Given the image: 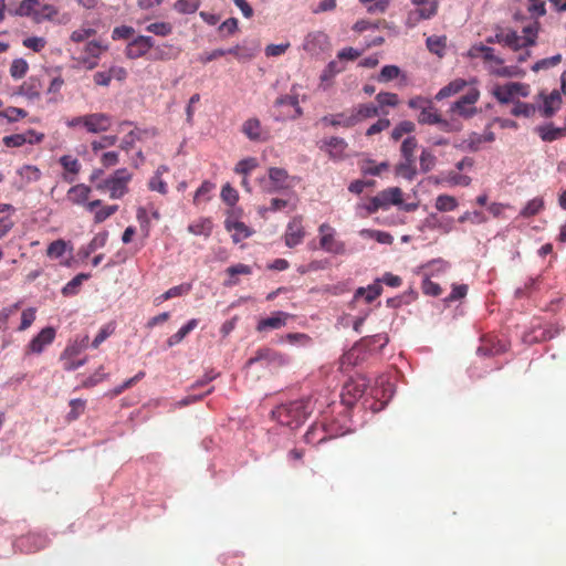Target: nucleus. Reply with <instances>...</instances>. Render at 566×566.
Wrapping results in <instances>:
<instances>
[{
    "instance_id": "nucleus-60",
    "label": "nucleus",
    "mask_w": 566,
    "mask_h": 566,
    "mask_svg": "<svg viewBox=\"0 0 566 566\" xmlns=\"http://www.w3.org/2000/svg\"><path fill=\"white\" fill-rule=\"evenodd\" d=\"M118 138L116 135H106L103 136L99 140H94L91 146L93 151H98L101 149L114 146L117 143Z\"/></svg>"
},
{
    "instance_id": "nucleus-47",
    "label": "nucleus",
    "mask_w": 566,
    "mask_h": 566,
    "mask_svg": "<svg viewBox=\"0 0 566 566\" xmlns=\"http://www.w3.org/2000/svg\"><path fill=\"white\" fill-rule=\"evenodd\" d=\"M174 46L169 43H164L155 48L154 55L151 59L154 61H168L177 56V54H172L171 51Z\"/></svg>"
},
{
    "instance_id": "nucleus-1",
    "label": "nucleus",
    "mask_w": 566,
    "mask_h": 566,
    "mask_svg": "<svg viewBox=\"0 0 566 566\" xmlns=\"http://www.w3.org/2000/svg\"><path fill=\"white\" fill-rule=\"evenodd\" d=\"M312 402L310 398H302L279 406L273 410V417L282 426L297 428L312 413Z\"/></svg>"
},
{
    "instance_id": "nucleus-7",
    "label": "nucleus",
    "mask_w": 566,
    "mask_h": 566,
    "mask_svg": "<svg viewBox=\"0 0 566 566\" xmlns=\"http://www.w3.org/2000/svg\"><path fill=\"white\" fill-rule=\"evenodd\" d=\"M155 48V40L150 35H137L125 48V56L128 60H137L147 55Z\"/></svg>"
},
{
    "instance_id": "nucleus-42",
    "label": "nucleus",
    "mask_w": 566,
    "mask_h": 566,
    "mask_svg": "<svg viewBox=\"0 0 566 566\" xmlns=\"http://www.w3.org/2000/svg\"><path fill=\"white\" fill-rule=\"evenodd\" d=\"M259 166L258 159L254 157H248L241 159L234 167V172L242 176H249L252 170Z\"/></svg>"
},
{
    "instance_id": "nucleus-20",
    "label": "nucleus",
    "mask_w": 566,
    "mask_h": 566,
    "mask_svg": "<svg viewBox=\"0 0 566 566\" xmlns=\"http://www.w3.org/2000/svg\"><path fill=\"white\" fill-rule=\"evenodd\" d=\"M376 196L379 199L381 209H387L391 205L398 206L402 203V191L399 187L387 188Z\"/></svg>"
},
{
    "instance_id": "nucleus-8",
    "label": "nucleus",
    "mask_w": 566,
    "mask_h": 566,
    "mask_svg": "<svg viewBox=\"0 0 566 566\" xmlns=\"http://www.w3.org/2000/svg\"><path fill=\"white\" fill-rule=\"evenodd\" d=\"M133 176L126 168L117 169L109 177V198L120 199L128 192V184Z\"/></svg>"
},
{
    "instance_id": "nucleus-31",
    "label": "nucleus",
    "mask_w": 566,
    "mask_h": 566,
    "mask_svg": "<svg viewBox=\"0 0 566 566\" xmlns=\"http://www.w3.org/2000/svg\"><path fill=\"white\" fill-rule=\"evenodd\" d=\"M417 120L422 125H436L440 122V114L432 102L419 113Z\"/></svg>"
},
{
    "instance_id": "nucleus-22",
    "label": "nucleus",
    "mask_w": 566,
    "mask_h": 566,
    "mask_svg": "<svg viewBox=\"0 0 566 566\" xmlns=\"http://www.w3.org/2000/svg\"><path fill=\"white\" fill-rule=\"evenodd\" d=\"M349 111L353 116V119L355 120V126L358 123H360L367 118L378 116V114H379V107L371 103L358 104L356 107H354Z\"/></svg>"
},
{
    "instance_id": "nucleus-52",
    "label": "nucleus",
    "mask_w": 566,
    "mask_h": 566,
    "mask_svg": "<svg viewBox=\"0 0 566 566\" xmlns=\"http://www.w3.org/2000/svg\"><path fill=\"white\" fill-rule=\"evenodd\" d=\"M560 61H562L560 54H556L551 57H545V59H542V60L537 61L536 63H534V65L532 66V70L534 72H538L541 70H548L551 67L558 65L560 63Z\"/></svg>"
},
{
    "instance_id": "nucleus-2",
    "label": "nucleus",
    "mask_w": 566,
    "mask_h": 566,
    "mask_svg": "<svg viewBox=\"0 0 566 566\" xmlns=\"http://www.w3.org/2000/svg\"><path fill=\"white\" fill-rule=\"evenodd\" d=\"M297 178L290 176L286 169L281 167H270L268 177L259 179V184L263 192L273 195L294 187Z\"/></svg>"
},
{
    "instance_id": "nucleus-46",
    "label": "nucleus",
    "mask_w": 566,
    "mask_h": 566,
    "mask_svg": "<svg viewBox=\"0 0 566 566\" xmlns=\"http://www.w3.org/2000/svg\"><path fill=\"white\" fill-rule=\"evenodd\" d=\"M57 9L52 4H43L38 8L35 13V21L54 20L57 15Z\"/></svg>"
},
{
    "instance_id": "nucleus-12",
    "label": "nucleus",
    "mask_w": 566,
    "mask_h": 566,
    "mask_svg": "<svg viewBox=\"0 0 566 566\" xmlns=\"http://www.w3.org/2000/svg\"><path fill=\"white\" fill-rule=\"evenodd\" d=\"M348 147L347 142L340 137H331L322 140L319 148L326 151L329 158L340 160L345 157V151Z\"/></svg>"
},
{
    "instance_id": "nucleus-45",
    "label": "nucleus",
    "mask_w": 566,
    "mask_h": 566,
    "mask_svg": "<svg viewBox=\"0 0 566 566\" xmlns=\"http://www.w3.org/2000/svg\"><path fill=\"white\" fill-rule=\"evenodd\" d=\"M418 147V140L415 136L407 137L400 147L402 158L416 159L415 151Z\"/></svg>"
},
{
    "instance_id": "nucleus-13",
    "label": "nucleus",
    "mask_w": 566,
    "mask_h": 566,
    "mask_svg": "<svg viewBox=\"0 0 566 566\" xmlns=\"http://www.w3.org/2000/svg\"><path fill=\"white\" fill-rule=\"evenodd\" d=\"M157 132L155 128H137L132 129L127 135L124 136L120 143V148L125 151H129L137 140H143L148 137L156 136Z\"/></svg>"
},
{
    "instance_id": "nucleus-25",
    "label": "nucleus",
    "mask_w": 566,
    "mask_h": 566,
    "mask_svg": "<svg viewBox=\"0 0 566 566\" xmlns=\"http://www.w3.org/2000/svg\"><path fill=\"white\" fill-rule=\"evenodd\" d=\"M395 170L397 176L409 181L413 180L417 175L416 159L402 158Z\"/></svg>"
},
{
    "instance_id": "nucleus-19",
    "label": "nucleus",
    "mask_w": 566,
    "mask_h": 566,
    "mask_svg": "<svg viewBox=\"0 0 566 566\" xmlns=\"http://www.w3.org/2000/svg\"><path fill=\"white\" fill-rule=\"evenodd\" d=\"M91 187L84 184H77L67 190L66 199L76 206H85L86 201L91 196Z\"/></svg>"
},
{
    "instance_id": "nucleus-9",
    "label": "nucleus",
    "mask_w": 566,
    "mask_h": 566,
    "mask_svg": "<svg viewBox=\"0 0 566 566\" xmlns=\"http://www.w3.org/2000/svg\"><path fill=\"white\" fill-rule=\"evenodd\" d=\"M305 237V230L303 227V219L300 216H295L286 226L284 233V241L289 248H294L301 244Z\"/></svg>"
},
{
    "instance_id": "nucleus-29",
    "label": "nucleus",
    "mask_w": 566,
    "mask_h": 566,
    "mask_svg": "<svg viewBox=\"0 0 566 566\" xmlns=\"http://www.w3.org/2000/svg\"><path fill=\"white\" fill-rule=\"evenodd\" d=\"M198 323L199 321L197 318L190 319L187 324L180 327L177 333L172 334L167 339V346L172 347L182 342V339L198 326Z\"/></svg>"
},
{
    "instance_id": "nucleus-34",
    "label": "nucleus",
    "mask_w": 566,
    "mask_h": 566,
    "mask_svg": "<svg viewBox=\"0 0 566 566\" xmlns=\"http://www.w3.org/2000/svg\"><path fill=\"white\" fill-rule=\"evenodd\" d=\"M536 112V106L534 104L524 103L521 101H515L513 107L510 111V114L515 117H532Z\"/></svg>"
},
{
    "instance_id": "nucleus-38",
    "label": "nucleus",
    "mask_w": 566,
    "mask_h": 566,
    "mask_svg": "<svg viewBox=\"0 0 566 566\" xmlns=\"http://www.w3.org/2000/svg\"><path fill=\"white\" fill-rule=\"evenodd\" d=\"M200 3V0H177L172 8L179 14H192L199 9Z\"/></svg>"
},
{
    "instance_id": "nucleus-48",
    "label": "nucleus",
    "mask_w": 566,
    "mask_h": 566,
    "mask_svg": "<svg viewBox=\"0 0 566 566\" xmlns=\"http://www.w3.org/2000/svg\"><path fill=\"white\" fill-rule=\"evenodd\" d=\"M71 410L66 416L67 421H74L84 413L86 408V401L83 399H72L70 401Z\"/></svg>"
},
{
    "instance_id": "nucleus-3",
    "label": "nucleus",
    "mask_w": 566,
    "mask_h": 566,
    "mask_svg": "<svg viewBox=\"0 0 566 566\" xmlns=\"http://www.w3.org/2000/svg\"><path fill=\"white\" fill-rule=\"evenodd\" d=\"M524 35H518L515 31H504L500 30L493 36H489L486 39V43H500L504 44L514 51H517L522 48L533 45L536 39V31L533 30L532 27H525L523 29Z\"/></svg>"
},
{
    "instance_id": "nucleus-41",
    "label": "nucleus",
    "mask_w": 566,
    "mask_h": 566,
    "mask_svg": "<svg viewBox=\"0 0 566 566\" xmlns=\"http://www.w3.org/2000/svg\"><path fill=\"white\" fill-rule=\"evenodd\" d=\"M227 229L229 231L234 230V233L232 234V240L235 243L251 235L250 229L241 221H235L232 224L227 223Z\"/></svg>"
},
{
    "instance_id": "nucleus-30",
    "label": "nucleus",
    "mask_w": 566,
    "mask_h": 566,
    "mask_svg": "<svg viewBox=\"0 0 566 566\" xmlns=\"http://www.w3.org/2000/svg\"><path fill=\"white\" fill-rule=\"evenodd\" d=\"M90 279V274L86 273H80L75 275L70 282H67L63 289H62V295L63 296H74L78 294L80 289L84 281Z\"/></svg>"
},
{
    "instance_id": "nucleus-5",
    "label": "nucleus",
    "mask_w": 566,
    "mask_h": 566,
    "mask_svg": "<svg viewBox=\"0 0 566 566\" xmlns=\"http://www.w3.org/2000/svg\"><path fill=\"white\" fill-rule=\"evenodd\" d=\"M415 10L410 11L407 17V25L415 27L421 20H428L434 17L438 12V0H411Z\"/></svg>"
},
{
    "instance_id": "nucleus-57",
    "label": "nucleus",
    "mask_w": 566,
    "mask_h": 566,
    "mask_svg": "<svg viewBox=\"0 0 566 566\" xmlns=\"http://www.w3.org/2000/svg\"><path fill=\"white\" fill-rule=\"evenodd\" d=\"M108 48L107 45H103L99 41H90L86 45H85V53L87 54V56H91V57H94V59H99L101 54L106 51Z\"/></svg>"
},
{
    "instance_id": "nucleus-55",
    "label": "nucleus",
    "mask_w": 566,
    "mask_h": 566,
    "mask_svg": "<svg viewBox=\"0 0 566 566\" xmlns=\"http://www.w3.org/2000/svg\"><path fill=\"white\" fill-rule=\"evenodd\" d=\"M117 210H118L117 205L101 207L94 213V222L95 223L104 222L106 219H108L111 216H113L115 212H117Z\"/></svg>"
},
{
    "instance_id": "nucleus-62",
    "label": "nucleus",
    "mask_w": 566,
    "mask_h": 566,
    "mask_svg": "<svg viewBox=\"0 0 566 566\" xmlns=\"http://www.w3.org/2000/svg\"><path fill=\"white\" fill-rule=\"evenodd\" d=\"M227 54H231L239 60H251L254 56V52L252 50L242 48L240 45H235L226 50V55Z\"/></svg>"
},
{
    "instance_id": "nucleus-37",
    "label": "nucleus",
    "mask_w": 566,
    "mask_h": 566,
    "mask_svg": "<svg viewBox=\"0 0 566 566\" xmlns=\"http://www.w3.org/2000/svg\"><path fill=\"white\" fill-rule=\"evenodd\" d=\"M39 7V0H22L15 10V14L20 17H32L35 21V13Z\"/></svg>"
},
{
    "instance_id": "nucleus-58",
    "label": "nucleus",
    "mask_w": 566,
    "mask_h": 566,
    "mask_svg": "<svg viewBox=\"0 0 566 566\" xmlns=\"http://www.w3.org/2000/svg\"><path fill=\"white\" fill-rule=\"evenodd\" d=\"M3 118H7L9 122H18L27 117L28 113L23 108L10 106L1 112Z\"/></svg>"
},
{
    "instance_id": "nucleus-10",
    "label": "nucleus",
    "mask_w": 566,
    "mask_h": 566,
    "mask_svg": "<svg viewBox=\"0 0 566 566\" xmlns=\"http://www.w3.org/2000/svg\"><path fill=\"white\" fill-rule=\"evenodd\" d=\"M242 133L252 142L264 143L271 138L269 129L264 128L255 117L242 124Z\"/></svg>"
},
{
    "instance_id": "nucleus-4",
    "label": "nucleus",
    "mask_w": 566,
    "mask_h": 566,
    "mask_svg": "<svg viewBox=\"0 0 566 566\" xmlns=\"http://www.w3.org/2000/svg\"><path fill=\"white\" fill-rule=\"evenodd\" d=\"M319 248L327 253L342 255L346 252L345 242L336 238V230L329 223L318 227Z\"/></svg>"
},
{
    "instance_id": "nucleus-49",
    "label": "nucleus",
    "mask_w": 566,
    "mask_h": 566,
    "mask_svg": "<svg viewBox=\"0 0 566 566\" xmlns=\"http://www.w3.org/2000/svg\"><path fill=\"white\" fill-rule=\"evenodd\" d=\"M420 169L422 172L427 174L433 169L437 163V157L428 149H423L420 155Z\"/></svg>"
},
{
    "instance_id": "nucleus-11",
    "label": "nucleus",
    "mask_w": 566,
    "mask_h": 566,
    "mask_svg": "<svg viewBox=\"0 0 566 566\" xmlns=\"http://www.w3.org/2000/svg\"><path fill=\"white\" fill-rule=\"evenodd\" d=\"M55 338V329L53 327L43 328L29 343L25 354H41L45 346L50 345Z\"/></svg>"
},
{
    "instance_id": "nucleus-40",
    "label": "nucleus",
    "mask_w": 566,
    "mask_h": 566,
    "mask_svg": "<svg viewBox=\"0 0 566 566\" xmlns=\"http://www.w3.org/2000/svg\"><path fill=\"white\" fill-rule=\"evenodd\" d=\"M213 189L214 185L211 181H203L195 192L193 203L199 206L202 202H207L210 199V193Z\"/></svg>"
},
{
    "instance_id": "nucleus-27",
    "label": "nucleus",
    "mask_w": 566,
    "mask_h": 566,
    "mask_svg": "<svg viewBox=\"0 0 566 566\" xmlns=\"http://www.w3.org/2000/svg\"><path fill=\"white\" fill-rule=\"evenodd\" d=\"M467 86V81L463 78H455L451 81L448 85L443 86L436 95V99L441 101L443 98L450 97L452 95L458 94Z\"/></svg>"
},
{
    "instance_id": "nucleus-39",
    "label": "nucleus",
    "mask_w": 566,
    "mask_h": 566,
    "mask_svg": "<svg viewBox=\"0 0 566 566\" xmlns=\"http://www.w3.org/2000/svg\"><path fill=\"white\" fill-rule=\"evenodd\" d=\"M436 209L442 212L453 211L458 207V201L453 196L439 195L436 199Z\"/></svg>"
},
{
    "instance_id": "nucleus-56",
    "label": "nucleus",
    "mask_w": 566,
    "mask_h": 566,
    "mask_svg": "<svg viewBox=\"0 0 566 566\" xmlns=\"http://www.w3.org/2000/svg\"><path fill=\"white\" fill-rule=\"evenodd\" d=\"M289 205V201L285 200V199H282V198H273L271 199L270 201V206L269 207H260L259 208V212L262 214V216H265V213L268 212H276V211H281L283 210L284 208H286Z\"/></svg>"
},
{
    "instance_id": "nucleus-23",
    "label": "nucleus",
    "mask_w": 566,
    "mask_h": 566,
    "mask_svg": "<svg viewBox=\"0 0 566 566\" xmlns=\"http://www.w3.org/2000/svg\"><path fill=\"white\" fill-rule=\"evenodd\" d=\"M17 172L20 177L19 188H23L27 185L35 182L41 178L40 169L33 165H24L19 168Z\"/></svg>"
},
{
    "instance_id": "nucleus-44",
    "label": "nucleus",
    "mask_w": 566,
    "mask_h": 566,
    "mask_svg": "<svg viewBox=\"0 0 566 566\" xmlns=\"http://www.w3.org/2000/svg\"><path fill=\"white\" fill-rule=\"evenodd\" d=\"M67 245V242L62 239L55 240L49 244L46 255L50 259H59L65 253Z\"/></svg>"
},
{
    "instance_id": "nucleus-24",
    "label": "nucleus",
    "mask_w": 566,
    "mask_h": 566,
    "mask_svg": "<svg viewBox=\"0 0 566 566\" xmlns=\"http://www.w3.org/2000/svg\"><path fill=\"white\" fill-rule=\"evenodd\" d=\"M537 133L544 142H554L566 136V125L564 127H555L552 124H547L539 126Z\"/></svg>"
},
{
    "instance_id": "nucleus-32",
    "label": "nucleus",
    "mask_w": 566,
    "mask_h": 566,
    "mask_svg": "<svg viewBox=\"0 0 566 566\" xmlns=\"http://www.w3.org/2000/svg\"><path fill=\"white\" fill-rule=\"evenodd\" d=\"M145 30L157 36L166 38L172 33L174 27L170 22L156 21L147 24Z\"/></svg>"
},
{
    "instance_id": "nucleus-54",
    "label": "nucleus",
    "mask_w": 566,
    "mask_h": 566,
    "mask_svg": "<svg viewBox=\"0 0 566 566\" xmlns=\"http://www.w3.org/2000/svg\"><path fill=\"white\" fill-rule=\"evenodd\" d=\"M364 4L367 6V11L369 13H384L389 4L390 0H359Z\"/></svg>"
},
{
    "instance_id": "nucleus-33",
    "label": "nucleus",
    "mask_w": 566,
    "mask_h": 566,
    "mask_svg": "<svg viewBox=\"0 0 566 566\" xmlns=\"http://www.w3.org/2000/svg\"><path fill=\"white\" fill-rule=\"evenodd\" d=\"M493 95L502 105L514 104L515 102L512 88L510 87V83H506L504 85H496L493 88Z\"/></svg>"
},
{
    "instance_id": "nucleus-64",
    "label": "nucleus",
    "mask_w": 566,
    "mask_h": 566,
    "mask_svg": "<svg viewBox=\"0 0 566 566\" xmlns=\"http://www.w3.org/2000/svg\"><path fill=\"white\" fill-rule=\"evenodd\" d=\"M400 70L396 65H386L381 69L378 80L380 82H388L398 77Z\"/></svg>"
},
{
    "instance_id": "nucleus-14",
    "label": "nucleus",
    "mask_w": 566,
    "mask_h": 566,
    "mask_svg": "<svg viewBox=\"0 0 566 566\" xmlns=\"http://www.w3.org/2000/svg\"><path fill=\"white\" fill-rule=\"evenodd\" d=\"M88 128L87 133L99 134L107 132L112 126V117L105 113H91L87 114Z\"/></svg>"
},
{
    "instance_id": "nucleus-51",
    "label": "nucleus",
    "mask_w": 566,
    "mask_h": 566,
    "mask_svg": "<svg viewBox=\"0 0 566 566\" xmlns=\"http://www.w3.org/2000/svg\"><path fill=\"white\" fill-rule=\"evenodd\" d=\"M28 69L29 65L25 60L15 59L10 66V75L15 80L22 78L27 74Z\"/></svg>"
},
{
    "instance_id": "nucleus-16",
    "label": "nucleus",
    "mask_w": 566,
    "mask_h": 566,
    "mask_svg": "<svg viewBox=\"0 0 566 566\" xmlns=\"http://www.w3.org/2000/svg\"><path fill=\"white\" fill-rule=\"evenodd\" d=\"M59 161L64 169L63 180L73 184L81 171V163L77 158L70 155L62 156Z\"/></svg>"
},
{
    "instance_id": "nucleus-61",
    "label": "nucleus",
    "mask_w": 566,
    "mask_h": 566,
    "mask_svg": "<svg viewBox=\"0 0 566 566\" xmlns=\"http://www.w3.org/2000/svg\"><path fill=\"white\" fill-rule=\"evenodd\" d=\"M344 67L338 65V62L331 61L321 74V81L326 82L332 80L336 74L340 73Z\"/></svg>"
},
{
    "instance_id": "nucleus-18",
    "label": "nucleus",
    "mask_w": 566,
    "mask_h": 566,
    "mask_svg": "<svg viewBox=\"0 0 566 566\" xmlns=\"http://www.w3.org/2000/svg\"><path fill=\"white\" fill-rule=\"evenodd\" d=\"M290 315L285 312H275L272 316L262 318L256 326L259 332L268 329H279L286 325Z\"/></svg>"
},
{
    "instance_id": "nucleus-26",
    "label": "nucleus",
    "mask_w": 566,
    "mask_h": 566,
    "mask_svg": "<svg viewBox=\"0 0 566 566\" xmlns=\"http://www.w3.org/2000/svg\"><path fill=\"white\" fill-rule=\"evenodd\" d=\"M562 106V96L558 91H553L548 96L544 98V106L542 109L544 117L553 116L556 111Z\"/></svg>"
},
{
    "instance_id": "nucleus-50",
    "label": "nucleus",
    "mask_w": 566,
    "mask_h": 566,
    "mask_svg": "<svg viewBox=\"0 0 566 566\" xmlns=\"http://www.w3.org/2000/svg\"><path fill=\"white\" fill-rule=\"evenodd\" d=\"M544 208V201L542 198H534L530 200L526 206L522 209L521 216L528 218L539 213Z\"/></svg>"
},
{
    "instance_id": "nucleus-53",
    "label": "nucleus",
    "mask_w": 566,
    "mask_h": 566,
    "mask_svg": "<svg viewBox=\"0 0 566 566\" xmlns=\"http://www.w3.org/2000/svg\"><path fill=\"white\" fill-rule=\"evenodd\" d=\"M376 101L379 104V106H378L379 108H382L385 106L395 107L399 103L398 95L395 93H389V92L378 93L376 96Z\"/></svg>"
},
{
    "instance_id": "nucleus-63",
    "label": "nucleus",
    "mask_w": 566,
    "mask_h": 566,
    "mask_svg": "<svg viewBox=\"0 0 566 566\" xmlns=\"http://www.w3.org/2000/svg\"><path fill=\"white\" fill-rule=\"evenodd\" d=\"M221 198L227 205L234 206L239 199V196L237 190L227 184L222 187Z\"/></svg>"
},
{
    "instance_id": "nucleus-6",
    "label": "nucleus",
    "mask_w": 566,
    "mask_h": 566,
    "mask_svg": "<svg viewBox=\"0 0 566 566\" xmlns=\"http://www.w3.org/2000/svg\"><path fill=\"white\" fill-rule=\"evenodd\" d=\"M479 90L472 87L451 105L450 112L455 113L463 118H471L478 114L475 104L479 101Z\"/></svg>"
},
{
    "instance_id": "nucleus-21",
    "label": "nucleus",
    "mask_w": 566,
    "mask_h": 566,
    "mask_svg": "<svg viewBox=\"0 0 566 566\" xmlns=\"http://www.w3.org/2000/svg\"><path fill=\"white\" fill-rule=\"evenodd\" d=\"M322 123L333 127L350 128L355 126V120L350 114V111L342 112L334 115H326L322 117Z\"/></svg>"
},
{
    "instance_id": "nucleus-59",
    "label": "nucleus",
    "mask_w": 566,
    "mask_h": 566,
    "mask_svg": "<svg viewBox=\"0 0 566 566\" xmlns=\"http://www.w3.org/2000/svg\"><path fill=\"white\" fill-rule=\"evenodd\" d=\"M135 34V30L129 25H119L114 28L112 32V39L114 41L117 40H128Z\"/></svg>"
},
{
    "instance_id": "nucleus-15",
    "label": "nucleus",
    "mask_w": 566,
    "mask_h": 566,
    "mask_svg": "<svg viewBox=\"0 0 566 566\" xmlns=\"http://www.w3.org/2000/svg\"><path fill=\"white\" fill-rule=\"evenodd\" d=\"M327 44V35L317 31L308 33L303 41V49L310 54H318Z\"/></svg>"
},
{
    "instance_id": "nucleus-36",
    "label": "nucleus",
    "mask_w": 566,
    "mask_h": 566,
    "mask_svg": "<svg viewBox=\"0 0 566 566\" xmlns=\"http://www.w3.org/2000/svg\"><path fill=\"white\" fill-rule=\"evenodd\" d=\"M381 291L382 289L380 284L374 283L367 287H359L355 293V297L358 298L360 296H364L366 303H371L381 294Z\"/></svg>"
},
{
    "instance_id": "nucleus-43",
    "label": "nucleus",
    "mask_w": 566,
    "mask_h": 566,
    "mask_svg": "<svg viewBox=\"0 0 566 566\" xmlns=\"http://www.w3.org/2000/svg\"><path fill=\"white\" fill-rule=\"evenodd\" d=\"M416 130V125L411 120H402L399 124L395 126V128L391 132V138L397 142L405 134H411Z\"/></svg>"
},
{
    "instance_id": "nucleus-17",
    "label": "nucleus",
    "mask_w": 566,
    "mask_h": 566,
    "mask_svg": "<svg viewBox=\"0 0 566 566\" xmlns=\"http://www.w3.org/2000/svg\"><path fill=\"white\" fill-rule=\"evenodd\" d=\"M470 57H482L485 62L502 65L504 60L494 53V49L484 44H475L468 52Z\"/></svg>"
},
{
    "instance_id": "nucleus-35",
    "label": "nucleus",
    "mask_w": 566,
    "mask_h": 566,
    "mask_svg": "<svg viewBox=\"0 0 566 566\" xmlns=\"http://www.w3.org/2000/svg\"><path fill=\"white\" fill-rule=\"evenodd\" d=\"M359 167L364 175L379 176L384 170L389 168V165L386 161L376 165L374 160L366 159L359 164Z\"/></svg>"
},
{
    "instance_id": "nucleus-28",
    "label": "nucleus",
    "mask_w": 566,
    "mask_h": 566,
    "mask_svg": "<svg viewBox=\"0 0 566 566\" xmlns=\"http://www.w3.org/2000/svg\"><path fill=\"white\" fill-rule=\"evenodd\" d=\"M212 228L213 224L209 218H200L188 226V231L195 235L209 237Z\"/></svg>"
}]
</instances>
